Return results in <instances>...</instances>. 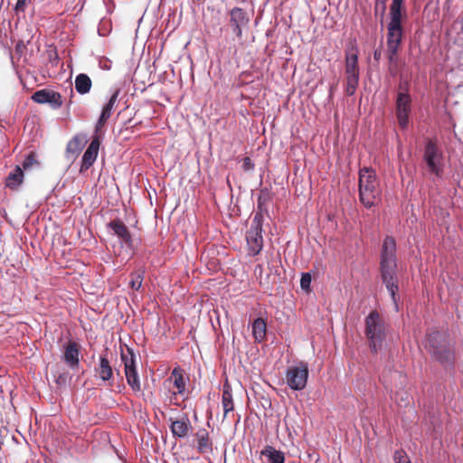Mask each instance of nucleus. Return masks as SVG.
<instances>
[{"mask_svg":"<svg viewBox=\"0 0 463 463\" xmlns=\"http://www.w3.org/2000/svg\"><path fill=\"white\" fill-rule=\"evenodd\" d=\"M423 345L433 360L445 368L454 367L456 361L455 348L448 331L428 330Z\"/></svg>","mask_w":463,"mask_h":463,"instance_id":"obj_1","label":"nucleus"},{"mask_svg":"<svg viewBox=\"0 0 463 463\" xmlns=\"http://www.w3.org/2000/svg\"><path fill=\"white\" fill-rule=\"evenodd\" d=\"M358 196L366 208H373L382 200V189L375 171L369 166L360 168L358 173Z\"/></svg>","mask_w":463,"mask_h":463,"instance_id":"obj_2","label":"nucleus"},{"mask_svg":"<svg viewBox=\"0 0 463 463\" xmlns=\"http://www.w3.org/2000/svg\"><path fill=\"white\" fill-rule=\"evenodd\" d=\"M364 335L372 354H378L387 337L389 325L385 323L377 310H372L364 319Z\"/></svg>","mask_w":463,"mask_h":463,"instance_id":"obj_3","label":"nucleus"},{"mask_svg":"<svg viewBox=\"0 0 463 463\" xmlns=\"http://www.w3.org/2000/svg\"><path fill=\"white\" fill-rule=\"evenodd\" d=\"M423 161L428 171L437 177H441L444 172V154L436 139L427 138L423 149Z\"/></svg>","mask_w":463,"mask_h":463,"instance_id":"obj_4","label":"nucleus"},{"mask_svg":"<svg viewBox=\"0 0 463 463\" xmlns=\"http://www.w3.org/2000/svg\"><path fill=\"white\" fill-rule=\"evenodd\" d=\"M397 244L392 236L386 235L380 250V274L398 271Z\"/></svg>","mask_w":463,"mask_h":463,"instance_id":"obj_5","label":"nucleus"},{"mask_svg":"<svg viewBox=\"0 0 463 463\" xmlns=\"http://www.w3.org/2000/svg\"><path fill=\"white\" fill-rule=\"evenodd\" d=\"M120 356L124 364L125 376L128 384L134 392H139L141 391V383L137 369V358L133 349L127 347L126 353L121 349Z\"/></svg>","mask_w":463,"mask_h":463,"instance_id":"obj_6","label":"nucleus"},{"mask_svg":"<svg viewBox=\"0 0 463 463\" xmlns=\"http://www.w3.org/2000/svg\"><path fill=\"white\" fill-rule=\"evenodd\" d=\"M308 375L309 371L307 364L300 362L298 365H293L287 368V384L293 391H302L307 386Z\"/></svg>","mask_w":463,"mask_h":463,"instance_id":"obj_7","label":"nucleus"},{"mask_svg":"<svg viewBox=\"0 0 463 463\" xmlns=\"http://www.w3.org/2000/svg\"><path fill=\"white\" fill-rule=\"evenodd\" d=\"M228 27L232 33L238 39L242 38V31L247 28L250 21L249 14L242 8L234 6L228 11Z\"/></svg>","mask_w":463,"mask_h":463,"instance_id":"obj_8","label":"nucleus"},{"mask_svg":"<svg viewBox=\"0 0 463 463\" xmlns=\"http://www.w3.org/2000/svg\"><path fill=\"white\" fill-rule=\"evenodd\" d=\"M412 112L411 95L397 94L395 99V116L397 123L402 129H407L410 123V116Z\"/></svg>","mask_w":463,"mask_h":463,"instance_id":"obj_9","label":"nucleus"},{"mask_svg":"<svg viewBox=\"0 0 463 463\" xmlns=\"http://www.w3.org/2000/svg\"><path fill=\"white\" fill-rule=\"evenodd\" d=\"M94 373L99 380L108 383L109 386L113 385L114 373L119 375V370L110 365L107 353L101 354L99 356V363L94 367Z\"/></svg>","mask_w":463,"mask_h":463,"instance_id":"obj_10","label":"nucleus"},{"mask_svg":"<svg viewBox=\"0 0 463 463\" xmlns=\"http://www.w3.org/2000/svg\"><path fill=\"white\" fill-rule=\"evenodd\" d=\"M102 142L101 135H93L91 137V141L88 146L87 149L82 155L81 164L80 167V173L82 174L85 171L89 170L93 164L96 162L99 146Z\"/></svg>","mask_w":463,"mask_h":463,"instance_id":"obj_11","label":"nucleus"},{"mask_svg":"<svg viewBox=\"0 0 463 463\" xmlns=\"http://www.w3.org/2000/svg\"><path fill=\"white\" fill-rule=\"evenodd\" d=\"M80 345L72 339H69L68 342L63 345L61 360L73 371L80 367Z\"/></svg>","mask_w":463,"mask_h":463,"instance_id":"obj_12","label":"nucleus"},{"mask_svg":"<svg viewBox=\"0 0 463 463\" xmlns=\"http://www.w3.org/2000/svg\"><path fill=\"white\" fill-rule=\"evenodd\" d=\"M32 99L39 104H48L53 109H58L62 106L61 95L49 89L36 90L32 95Z\"/></svg>","mask_w":463,"mask_h":463,"instance_id":"obj_13","label":"nucleus"},{"mask_svg":"<svg viewBox=\"0 0 463 463\" xmlns=\"http://www.w3.org/2000/svg\"><path fill=\"white\" fill-rule=\"evenodd\" d=\"M382 283L385 286L391 299L393 303L395 311L399 310V278L398 271L380 274Z\"/></svg>","mask_w":463,"mask_h":463,"instance_id":"obj_14","label":"nucleus"},{"mask_svg":"<svg viewBox=\"0 0 463 463\" xmlns=\"http://www.w3.org/2000/svg\"><path fill=\"white\" fill-rule=\"evenodd\" d=\"M187 381H189V378L185 377L184 371L180 366H176L172 370L170 376L165 381V384L170 383L177 389L176 392H173V396L175 397L177 394L184 396Z\"/></svg>","mask_w":463,"mask_h":463,"instance_id":"obj_15","label":"nucleus"},{"mask_svg":"<svg viewBox=\"0 0 463 463\" xmlns=\"http://www.w3.org/2000/svg\"><path fill=\"white\" fill-rule=\"evenodd\" d=\"M345 75L360 74L358 67V47L355 43H351L345 50Z\"/></svg>","mask_w":463,"mask_h":463,"instance_id":"obj_16","label":"nucleus"},{"mask_svg":"<svg viewBox=\"0 0 463 463\" xmlns=\"http://www.w3.org/2000/svg\"><path fill=\"white\" fill-rule=\"evenodd\" d=\"M171 424L169 425L172 435L175 439H184L187 437L188 432L192 430V425L187 415H184L179 420L169 419Z\"/></svg>","mask_w":463,"mask_h":463,"instance_id":"obj_17","label":"nucleus"},{"mask_svg":"<svg viewBox=\"0 0 463 463\" xmlns=\"http://www.w3.org/2000/svg\"><path fill=\"white\" fill-rule=\"evenodd\" d=\"M87 143V136L83 133L76 134L67 144V157H76L83 149Z\"/></svg>","mask_w":463,"mask_h":463,"instance_id":"obj_18","label":"nucleus"},{"mask_svg":"<svg viewBox=\"0 0 463 463\" xmlns=\"http://www.w3.org/2000/svg\"><path fill=\"white\" fill-rule=\"evenodd\" d=\"M197 440V451L200 454H211L213 453V441L210 439L209 432L204 429H199L195 433Z\"/></svg>","mask_w":463,"mask_h":463,"instance_id":"obj_19","label":"nucleus"},{"mask_svg":"<svg viewBox=\"0 0 463 463\" xmlns=\"http://www.w3.org/2000/svg\"><path fill=\"white\" fill-rule=\"evenodd\" d=\"M403 37L402 24H387V45L401 46Z\"/></svg>","mask_w":463,"mask_h":463,"instance_id":"obj_20","label":"nucleus"},{"mask_svg":"<svg viewBox=\"0 0 463 463\" xmlns=\"http://www.w3.org/2000/svg\"><path fill=\"white\" fill-rule=\"evenodd\" d=\"M246 241L249 250V255L256 256L263 249V236L262 234H246Z\"/></svg>","mask_w":463,"mask_h":463,"instance_id":"obj_21","label":"nucleus"},{"mask_svg":"<svg viewBox=\"0 0 463 463\" xmlns=\"http://www.w3.org/2000/svg\"><path fill=\"white\" fill-rule=\"evenodd\" d=\"M24 176L22 167L16 165L6 176L5 186L12 190L17 189L22 184Z\"/></svg>","mask_w":463,"mask_h":463,"instance_id":"obj_22","label":"nucleus"},{"mask_svg":"<svg viewBox=\"0 0 463 463\" xmlns=\"http://www.w3.org/2000/svg\"><path fill=\"white\" fill-rule=\"evenodd\" d=\"M252 336L257 343H261L266 338L267 324L261 317H257L251 324Z\"/></svg>","mask_w":463,"mask_h":463,"instance_id":"obj_23","label":"nucleus"},{"mask_svg":"<svg viewBox=\"0 0 463 463\" xmlns=\"http://www.w3.org/2000/svg\"><path fill=\"white\" fill-rule=\"evenodd\" d=\"M260 455L264 456L269 463H285V454L270 445L265 446Z\"/></svg>","mask_w":463,"mask_h":463,"instance_id":"obj_24","label":"nucleus"},{"mask_svg":"<svg viewBox=\"0 0 463 463\" xmlns=\"http://www.w3.org/2000/svg\"><path fill=\"white\" fill-rule=\"evenodd\" d=\"M92 86L90 78L85 73H80L75 78V90L80 95L90 92Z\"/></svg>","mask_w":463,"mask_h":463,"instance_id":"obj_25","label":"nucleus"},{"mask_svg":"<svg viewBox=\"0 0 463 463\" xmlns=\"http://www.w3.org/2000/svg\"><path fill=\"white\" fill-rule=\"evenodd\" d=\"M404 0H392L390 7V22L388 24H402V9Z\"/></svg>","mask_w":463,"mask_h":463,"instance_id":"obj_26","label":"nucleus"},{"mask_svg":"<svg viewBox=\"0 0 463 463\" xmlns=\"http://www.w3.org/2000/svg\"><path fill=\"white\" fill-rule=\"evenodd\" d=\"M360 74L345 75L346 86L345 94L349 97L355 94L356 89L359 84Z\"/></svg>","mask_w":463,"mask_h":463,"instance_id":"obj_27","label":"nucleus"},{"mask_svg":"<svg viewBox=\"0 0 463 463\" xmlns=\"http://www.w3.org/2000/svg\"><path fill=\"white\" fill-rule=\"evenodd\" d=\"M107 227L112 231L113 235L118 237L120 234L125 233V232L128 230V227L124 224V222L116 218L109 222L107 223Z\"/></svg>","mask_w":463,"mask_h":463,"instance_id":"obj_28","label":"nucleus"},{"mask_svg":"<svg viewBox=\"0 0 463 463\" xmlns=\"http://www.w3.org/2000/svg\"><path fill=\"white\" fill-rule=\"evenodd\" d=\"M121 92V89L120 88H115L113 90H112V93H111V96L110 98L109 99L108 102L103 106L102 109L108 113H109L110 115L112 114V111L116 106V103L118 101V96Z\"/></svg>","mask_w":463,"mask_h":463,"instance_id":"obj_29","label":"nucleus"},{"mask_svg":"<svg viewBox=\"0 0 463 463\" xmlns=\"http://www.w3.org/2000/svg\"><path fill=\"white\" fill-rule=\"evenodd\" d=\"M269 190L267 188L261 189L260 194L257 198V211L254 215H259L260 218H264V213L267 212L265 207L266 199L264 198V194H268Z\"/></svg>","mask_w":463,"mask_h":463,"instance_id":"obj_30","label":"nucleus"},{"mask_svg":"<svg viewBox=\"0 0 463 463\" xmlns=\"http://www.w3.org/2000/svg\"><path fill=\"white\" fill-rule=\"evenodd\" d=\"M264 218H260L259 215H254L250 227L247 231L246 234H262L263 233V225Z\"/></svg>","mask_w":463,"mask_h":463,"instance_id":"obj_31","label":"nucleus"},{"mask_svg":"<svg viewBox=\"0 0 463 463\" xmlns=\"http://www.w3.org/2000/svg\"><path fill=\"white\" fill-rule=\"evenodd\" d=\"M222 402L224 415H226L228 412L233 411L232 395L229 390L223 391Z\"/></svg>","mask_w":463,"mask_h":463,"instance_id":"obj_32","label":"nucleus"},{"mask_svg":"<svg viewBox=\"0 0 463 463\" xmlns=\"http://www.w3.org/2000/svg\"><path fill=\"white\" fill-rule=\"evenodd\" d=\"M386 12L385 0H376L374 5V14L381 18V26H383V19Z\"/></svg>","mask_w":463,"mask_h":463,"instance_id":"obj_33","label":"nucleus"},{"mask_svg":"<svg viewBox=\"0 0 463 463\" xmlns=\"http://www.w3.org/2000/svg\"><path fill=\"white\" fill-rule=\"evenodd\" d=\"M311 281L312 277L310 272H303L300 278V288L306 293H309L311 291Z\"/></svg>","mask_w":463,"mask_h":463,"instance_id":"obj_34","label":"nucleus"},{"mask_svg":"<svg viewBox=\"0 0 463 463\" xmlns=\"http://www.w3.org/2000/svg\"><path fill=\"white\" fill-rule=\"evenodd\" d=\"M131 280L129 281V286L134 290H139L142 287L143 279H144V271L141 273H131Z\"/></svg>","mask_w":463,"mask_h":463,"instance_id":"obj_35","label":"nucleus"},{"mask_svg":"<svg viewBox=\"0 0 463 463\" xmlns=\"http://www.w3.org/2000/svg\"><path fill=\"white\" fill-rule=\"evenodd\" d=\"M110 114L101 109L100 115L98 118V121L95 125V131L93 135H100L99 131L102 127L106 124L107 120L110 118Z\"/></svg>","mask_w":463,"mask_h":463,"instance_id":"obj_36","label":"nucleus"},{"mask_svg":"<svg viewBox=\"0 0 463 463\" xmlns=\"http://www.w3.org/2000/svg\"><path fill=\"white\" fill-rule=\"evenodd\" d=\"M110 114L101 109L100 115L98 118V121L95 125V131L93 135H100L99 131L102 127L106 124L107 120L110 118Z\"/></svg>","mask_w":463,"mask_h":463,"instance_id":"obj_37","label":"nucleus"},{"mask_svg":"<svg viewBox=\"0 0 463 463\" xmlns=\"http://www.w3.org/2000/svg\"><path fill=\"white\" fill-rule=\"evenodd\" d=\"M110 114L101 109L100 115L98 118V121L95 125V131L93 135H100L99 131L102 127L106 124L107 120L110 118Z\"/></svg>","mask_w":463,"mask_h":463,"instance_id":"obj_38","label":"nucleus"},{"mask_svg":"<svg viewBox=\"0 0 463 463\" xmlns=\"http://www.w3.org/2000/svg\"><path fill=\"white\" fill-rule=\"evenodd\" d=\"M110 114L101 109L100 115L98 118V121L95 125V131L93 135H100L99 131L102 127L106 124L107 120L110 118Z\"/></svg>","mask_w":463,"mask_h":463,"instance_id":"obj_39","label":"nucleus"},{"mask_svg":"<svg viewBox=\"0 0 463 463\" xmlns=\"http://www.w3.org/2000/svg\"><path fill=\"white\" fill-rule=\"evenodd\" d=\"M110 114L101 109L100 115L98 118V121L95 125V131L93 135H100L99 131L102 127L106 124L107 120L110 118Z\"/></svg>","mask_w":463,"mask_h":463,"instance_id":"obj_40","label":"nucleus"},{"mask_svg":"<svg viewBox=\"0 0 463 463\" xmlns=\"http://www.w3.org/2000/svg\"><path fill=\"white\" fill-rule=\"evenodd\" d=\"M110 114L101 109L100 115L98 118V121L95 125V131L93 135H100L99 131L102 127L106 124L107 120L110 118Z\"/></svg>","mask_w":463,"mask_h":463,"instance_id":"obj_41","label":"nucleus"},{"mask_svg":"<svg viewBox=\"0 0 463 463\" xmlns=\"http://www.w3.org/2000/svg\"><path fill=\"white\" fill-rule=\"evenodd\" d=\"M400 46L387 45V57L390 63L396 62L397 54L399 52Z\"/></svg>","mask_w":463,"mask_h":463,"instance_id":"obj_42","label":"nucleus"},{"mask_svg":"<svg viewBox=\"0 0 463 463\" xmlns=\"http://www.w3.org/2000/svg\"><path fill=\"white\" fill-rule=\"evenodd\" d=\"M71 379V375L69 372H63L58 374L55 379V383L58 386H65Z\"/></svg>","mask_w":463,"mask_h":463,"instance_id":"obj_43","label":"nucleus"},{"mask_svg":"<svg viewBox=\"0 0 463 463\" xmlns=\"http://www.w3.org/2000/svg\"><path fill=\"white\" fill-rule=\"evenodd\" d=\"M394 463H406V461H411L407 453L403 449L396 450L393 454Z\"/></svg>","mask_w":463,"mask_h":463,"instance_id":"obj_44","label":"nucleus"},{"mask_svg":"<svg viewBox=\"0 0 463 463\" xmlns=\"http://www.w3.org/2000/svg\"><path fill=\"white\" fill-rule=\"evenodd\" d=\"M118 238L121 240V242L124 243L127 248H133L132 236L128 229L125 232V233L120 234Z\"/></svg>","mask_w":463,"mask_h":463,"instance_id":"obj_45","label":"nucleus"},{"mask_svg":"<svg viewBox=\"0 0 463 463\" xmlns=\"http://www.w3.org/2000/svg\"><path fill=\"white\" fill-rule=\"evenodd\" d=\"M411 84L408 80H401L398 85V92L397 94H406L411 95L410 93Z\"/></svg>","mask_w":463,"mask_h":463,"instance_id":"obj_46","label":"nucleus"},{"mask_svg":"<svg viewBox=\"0 0 463 463\" xmlns=\"http://www.w3.org/2000/svg\"><path fill=\"white\" fill-rule=\"evenodd\" d=\"M37 163L33 153H29L25 156L24 159L22 162V169L27 170L29 169L33 164Z\"/></svg>","mask_w":463,"mask_h":463,"instance_id":"obj_47","label":"nucleus"},{"mask_svg":"<svg viewBox=\"0 0 463 463\" xmlns=\"http://www.w3.org/2000/svg\"><path fill=\"white\" fill-rule=\"evenodd\" d=\"M32 0H17L14 11L18 15L20 13H24L25 11L27 2H31Z\"/></svg>","mask_w":463,"mask_h":463,"instance_id":"obj_48","label":"nucleus"},{"mask_svg":"<svg viewBox=\"0 0 463 463\" xmlns=\"http://www.w3.org/2000/svg\"><path fill=\"white\" fill-rule=\"evenodd\" d=\"M254 163L253 161L249 157V156H246L243 158V162H242V165H241V168L243 169V171L245 172H249V171H251L254 169Z\"/></svg>","mask_w":463,"mask_h":463,"instance_id":"obj_49","label":"nucleus"},{"mask_svg":"<svg viewBox=\"0 0 463 463\" xmlns=\"http://www.w3.org/2000/svg\"><path fill=\"white\" fill-rule=\"evenodd\" d=\"M99 66L100 68H102L103 70H110V61L109 59H106L104 61H99Z\"/></svg>","mask_w":463,"mask_h":463,"instance_id":"obj_50","label":"nucleus"},{"mask_svg":"<svg viewBox=\"0 0 463 463\" xmlns=\"http://www.w3.org/2000/svg\"><path fill=\"white\" fill-rule=\"evenodd\" d=\"M381 57H382L381 50H379V49L374 50V52H373L374 61H379L381 60Z\"/></svg>","mask_w":463,"mask_h":463,"instance_id":"obj_51","label":"nucleus"},{"mask_svg":"<svg viewBox=\"0 0 463 463\" xmlns=\"http://www.w3.org/2000/svg\"><path fill=\"white\" fill-rule=\"evenodd\" d=\"M269 269L270 270L271 273H274V274H278L279 275V267L278 266H275V265H269Z\"/></svg>","mask_w":463,"mask_h":463,"instance_id":"obj_52","label":"nucleus"},{"mask_svg":"<svg viewBox=\"0 0 463 463\" xmlns=\"http://www.w3.org/2000/svg\"><path fill=\"white\" fill-rule=\"evenodd\" d=\"M257 271H260V273H261V271H262V266H261L260 264H259V265H257V266L255 267V272H257Z\"/></svg>","mask_w":463,"mask_h":463,"instance_id":"obj_53","label":"nucleus"},{"mask_svg":"<svg viewBox=\"0 0 463 463\" xmlns=\"http://www.w3.org/2000/svg\"><path fill=\"white\" fill-rule=\"evenodd\" d=\"M118 392H121L122 389H125V386L124 385H118Z\"/></svg>","mask_w":463,"mask_h":463,"instance_id":"obj_54","label":"nucleus"},{"mask_svg":"<svg viewBox=\"0 0 463 463\" xmlns=\"http://www.w3.org/2000/svg\"><path fill=\"white\" fill-rule=\"evenodd\" d=\"M98 33L99 34V36H104L105 34L101 33L100 29L98 30Z\"/></svg>","mask_w":463,"mask_h":463,"instance_id":"obj_55","label":"nucleus"},{"mask_svg":"<svg viewBox=\"0 0 463 463\" xmlns=\"http://www.w3.org/2000/svg\"><path fill=\"white\" fill-rule=\"evenodd\" d=\"M331 95H332V89L330 90L329 97H331Z\"/></svg>","mask_w":463,"mask_h":463,"instance_id":"obj_56","label":"nucleus"},{"mask_svg":"<svg viewBox=\"0 0 463 463\" xmlns=\"http://www.w3.org/2000/svg\"><path fill=\"white\" fill-rule=\"evenodd\" d=\"M171 402H173L175 405H179L177 402H174L173 401H171Z\"/></svg>","mask_w":463,"mask_h":463,"instance_id":"obj_57","label":"nucleus"},{"mask_svg":"<svg viewBox=\"0 0 463 463\" xmlns=\"http://www.w3.org/2000/svg\"><path fill=\"white\" fill-rule=\"evenodd\" d=\"M406 463H411V461H406Z\"/></svg>","mask_w":463,"mask_h":463,"instance_id":"obj_58","label":"nucleus"}]
</instances>
